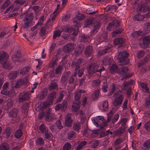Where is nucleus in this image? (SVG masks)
Masks as SVG:
<instances>
[{
  "mask_svg": "<svg viewBox=\"0 0 150 150\" xmlns=\"http://www.w3.org/2000/svg\"><path fill=\"white\" fill-rule=\"evenodd\" d=\"M72 116L71 114H68L66 115L65 120V124L67 127H70L71 126L72 121L71 119Z\"/></svg>",
  "mask_w": 150,
  "mask_h": 150,
  "instance_id": "4468645a",
  "label": "nucleus"
},
{
  "mask_svg": "<svg viewBox=\"0 0 150 150\" xmlns=\"http://www.w3.org/2000/svg\"><path fill=\"white\" fill-rule=\"evenodd\" d=\"M31 71L32 72V71H30V67H25L21 69L20 73V74L22 75L26 74L29 75L31 74L30 73V72Z\"/></svg>",
  "mask_w": 150,
  "mask_h": 150,
  "instance_id": "4be33fe9",
  "label": "nucleus"
},
{
  "mask_svg": "<svg viewBox=\"0 0 150 150\" xmlns=\"http://www.w3.org/2000/svg\"><path fill=\"white\" fill-rule=\"evenodd\" d=\"M55 118V114H52L49 112H47L46 115L45 120L47 121H51Z\"/></svg>",
  "mask_w": 150,
  "mask_h": 150,
  "instance_id": "393cba45",
  "label": "nucleus"
},
{
  "mask_svg": "<svg viewBox=\"0 0 150 150\" xmlns=\"http://www.w3.org/2000/svg\"><path fill=\"white\" fill-rule=\"evenodd\" d=\"M83 61V59L80 58L77 60L73 62L71 64V66L72 67H75V71L76 74L74 73V75H76V73H77L78 75H82L84 71L83 68L79 69L80 68V65Z\"/></svg>",
  "mask_w": 150,
  "mask_h": 150,
  "instance_id": "7ed1b4c3",
  "label": "nucleus"
},
{
  "mask_svg": "<svg viewBox=\"0 0 150 150\" xmlns=\"http://www.w3.org/2000/svg\"><path fill=\"white\" fill-rule=\"evenodd\" d=\"M143 34V32L142 31H135L132 33V36L134 38H136L139 36L142 35Z\"/></svg>",
  "mask_w": 150,
  "mask_h": 150,
  "instance_id": "c03bdc74",
  "label": "nucleus"
},
{
  "mask_svg": "<svg viewBox=\"0 0 150 150\" xmlns=\"http://www.w3.org/2000/svg\"><path fill=\"white\" fill-rule=\"evenodd\" d=\"M84 53L86 57H91L93 53L92 46L88 45L86 47L84 50Z\"/></svg>",
  "mask_w": 150,
  "mask_h": 150,
  "instance_id": "1a4fd4ad",
  "label": "nucleus"
},
{
  "mask_svg": "<svg viewBox=\"0 0 150 150\" xmlns=\"http://www.w3.org/2000/svg\"><path fill=\"white\" fill-rule=\"evenodd\" d=\"M58 85L55 82L51 83L50 85L48 86V88L50 91H51L54 89H57Z\"/></svg>",
  "mask_w": 150,
  "mask_h": 150,
  "instance_id": "e433bc0d",
  "label": "nucleus"
},
{
  "mask_svg": "<svg viewBox=\"0 0 150 150\" xmlns=\"http://www.w3.org/2000/svg\"><path fill=\"white\" fill-rule=\"evenodd\" d=\"M30 93L28 91L20 93L19 95L18 102L21 103L28 100L30 98Z\"/></svg>",
  "mask_w": 150,
  "mask_h": 150,
  "instance_id": "423d86ee",
  "label": "nucleus"
},
{
  "mask_svg": "<svg viewBox=\"0 0 150 150\" xmlns=\"http://www.w3.org/2000/svg\"><path fill=\"white\" fill-rule=\"evenodd\" d=\"M80 101H77L76 102H74L72 105V109L74 112H76L80 108Z\"/></svg>",
  "mask_w": 150,
  "mask_h": 150,
  "instance_id": "b1692460",
  "label": "nucleus"
},
{
  "mask_svg": "<svg viewBox=\"0 0 150 150\" xmlns=\"http://www.w3.org/2000/svg\"><path fill=\"white\" fill-rule=\"evenodd\" d=\"M144 28L147 31L150 30V21L146 22L144 24Z\"/></svg>",
  "mask_w": 150,
  "mask_h": 150,
  "instance_id": "3c124183",
  "label": "nucleus"
},
{
  "mask_svg": "<svg viewBox=\"0 0 150 150\" xmlns=\"http://www.w3.org/2000/svg\"><path fill=\"white\" fill-rule=\"evenodd\" d=\"M58 59L56 58L55 59L53 58L52 60L50 61L49 63L48 66L49 68L52 69L54 68L57 66V64Z\"/></svg>",
  "mask_w": 150,
  "mask_h": 150,
  "instance_id": "412c9836",
  "label": "nucleus"
},
{
  "mask_svg": "<svg viewBox=\"0 0 150 150\" xmlns=\"http://www.w3.org/2000/svg\"><path fill=\"white\" fill-rule=\"evenodd\" d=\"M125 41V39L123 38H118L115 39L113 42L115 45H119L120 47H122L123 43Z\"/></svg>",
  "mask_w": 150,
  "mask_h": 150,
  "instance_id": "6ab92c4d",
  "label": "nucleus"
},
{
  "mask_svg": "<svg viewBox=\"0 0 150 150\" xmlns=\"http://www.w3.org/2000/svg\"><path fill=\"white\" fill-rule=\"evenodd\" d=\"M81 127V124L79 122H76L73 125V129L76 131H79Z\"/></svg>",
  "mask_w": 150,
  "mask_h": 150,
  "instance_id": "ea45409f",
  "label": "nucleus"
},
{
  "mask_svg": "<svg viewBox=\"0 0 150 150\" xmlns=\"http://www.w3.org/2000/svg\"><path fill=\"white\" fill-rule=\"evenodd\" d=\"M83 47L78 46L75 48L74 51V54L77 56H79L83 52Z\"/></svg>",
  "mask_w": 150,
  "mask_h": 150,
  "instance_id": "5701e85b",
  "label": "nucleus"
},
{
  "mask_svg": "<svg viewBox=\"0 0 150 150\" xmlns=\"http://www.w3.org/2000/svg\"><path fill=\"white\" fill-rule=\"evenodd\" d=\"M129 55V54L126 51L122 50L118 52L117 59L120 62V65H126L129 63V59L128 57Z\"/></svg>",
  "mask_w": 150,
  "mask_h": 150,
  "instance_id": "f257e3e1",
  "label": "nucleus"
},
{
  "mask_svg": "<svg viewBox=\"0 0 150 150\" xmlns=\"http://www.w3.org/2000/svg\"><path fill=\"white\" fill-rule=\"evenodd\" d=\"M149 59L148 58L146 57L142 60L138 64V66L140 67L141 66V64H144L146 63L148 61Z\"/></svg>",
  "mask_w": 150,
  "mask_h": 150,
  "instance_id": "680f3d73",
  "label": "nucleus"
},
{
  "mask_svg": "<svg viewBox=\"0 0 150 150\" xmlns=\"http://www.w3.org/2000/svg\"><path fill=\"white\" fill-rule=\"evenodd\" d=\"M89 38V36L84 34L80 37V41L81 42H86L88 41Z\"/></svg>",
  "mask_w": 150,
  "mask_h": 150,
  "instance_id": "49530a36",
  "label": "nucleus"
},
{
  "mask_svg": "<svg viewBox=\"0 0 150 150\" xmlns=\"http://www.w3.org/2000/svg\"><path fill=\"white\" fill-rule=\"evenodd\" d=\"M100 82V81L99 79H96L93 81L91 83V85L94 87L98 86Z\"/></svg>",
  "mask_w": 150,
  "mask_h": 150,
  "instance_id": "09e8293b",
  "label": "nucleus"
},
{
  "mask_svg": "<svg viewBox=\"0 0 150 150\" xmlns=\"http://www.w3.org/2000/svg\"><path fill=\"white\" fill-rule=\"evenodd\" d=\"M10 148V145L6 143H3L0 146V150H9Z\"/></svg>",
  "mask_w": 150,
  "mask_h": 150,
  "instance_id": "7c9ffc66",
  "label": "nucleus"
},
{
  "mask_svg": "<svg viewBox=\"0 0 150 150\" xmlns=\"http://www.w3.org/2000/svg\"><path fill=\"white\" fill-rule=\"evenodd\" d=\"M93 18L91 17L87 18L84 23V26L85 27H87L91 25L93 22Z\"/></svg>",
  "mask_w": 150,
  "mask_h": 150,
  "instance_id": "2f4dec72",
  "label": "nucleus"
},
{
  "mask_svg": "<svg viewBox=\"0 0 150 150\" xmlns=\"http://www.w3.org/2000/svg\"><path fill=\"white\" fill-rule=\"evenodd\" d=\"M89 144H91V148H95L99 145V142L98 141L95 140H93L89 142Z\"/></svg>",
  "mask_w": 150,
  "mask_h": 150,
  "instance_id": "c756f323",
  "label": "nucleus"
},
{
  "mask_svg": "<svg viewBox=\"0 0 150 150\" xmlns=\"http://www.w3.org/2000/svg\"><path fill=\"white\" fill-rule=\"evenodd\" d=\"M125 127H121L117 130L115 132V135L118 136H121L125 131Z\"/></svg>",
  "mask_w": 150,
  "mask_h": 150,
  "instance_id": "72a5a7b5",
  "label": "nucleus"
},
{
  "mask_svg": "<svg viewBox=\"0 0 150 150\" xmlns=\"http://www.w3.org/2000/svg\"><path fill=\"white\" fill-rule=\"evenodd\" d=\"M99 91L98 90L95 91L93 95V99L95 100L97 99L99 96Z\"/></svg>",
  "mask_w": 150,
  "mask_h": 150,
  "instance_id": "0e129e2a",
  "label": "nucleus"
},
{
  "mask_svg": "<svg viewBox=\"0 0 150 150\" xmlns=\"http://www.w3.org/2000/svg\"><path fill=\"white\" fill-rule=\"evenodd\" d=\"M35 143L37 145H41L44 143V139L42 137L38 138L35 141Z\"/></svg>",
  "mask_w": 150,
  "mask_h": 150,
  "instance_id": "de8ad7c7",
  "label": "nucleus"
},
{
  "mask_svg": "<svg viewBox=\"0 0 150 150\" xmlns=\"http://www.w3.org/2000/svg\"><path fill=\"white\" fill-rule=\"evenodd\" d=\"M49 99L54 100L56 97V92L53 91L49 93L47 96Z\"/></svg>",
  "mask_w": 150,
  "mask_h": 150,
  "instance_id": "a18cd8bd",
  "label": "nucleus"
},
{
  "mask_svg": "<svg viewBox=\"0 0 150 150\" xmlns=\"http://www.w3.org/2000/svg\"><path fill=\"white\" fill-rule=\"evenodd\" d=\"M102 110L104 111L107 110L108 109V104L107 100L103 101L102 105Z\"/></svg>",
  "mask_w": 150,
  "mask_h": 150,
  "instance_id": "79ce46f5",
  "label": "nucleus"
},
{
  "mask_svg": "<svg viewBox=\"0 0 150 150\" xmlns=\"http://www.w3.org/2000/svg\"><path fill=\"white\" fill-rule=\"evenodd\" d=\"M144 127L146 130L150 132V120L146 123Z\"/></svg>",
  "mask_w": 150,
  "mask_h": 150,
  "instance_id": "e2e57ef3",
  "label": "nucleus"
},
{
  "mask_svg": "<svg viewBox=\"0 0 150 150\" xmlns=\"http://www.w3.org/2000/svg\"><path fill=\"white\" fill-rule=\"evenodd\" d=\"M46 33V28L45 27H43L40 29L39 34L40 36H44Z\"/></svg>",
  "mask_w": 150,
  "mask_h": 150,
  "instance_id": "5fc2aeb1",
  "label": "nucleus"
},
{
  "mask_svg": "<svg viewBox=\"0 0 150 150\" xmlns=\"http://www.w3.org/2000/svg\"><path fill=\"white\" fill-rule=\"evenodd\" d=\"M139 85L141 86L144 91H145L146 93L149 92V88L147 87V85L144 83H140Z\"/></svg>",
  "mask_w": 150,
  "mask_h": 150,
  "instance_id": "37998d69",
  "label": "nucleus"
},
{
  "mask_svg": "<svg viewBox=\"0 0 150 150\" xmlns=\"http://www.w3.org/2000/svg\"><path fill=\"white\" fill-rule=\"evenodd\" d=\"M85 18V16L83 14L79 13L77 15L76 17L74 20L73 21L74 25L76 26H78L79 25V21L82 20Z\"/></svg>",
  "mask_w": 150,
  "mask_h": 150,
  "instance_id": "9d476101",
  "label": "nucleus"
},
{
  "mask_svg": "<svg viewBox=\"0 0 150 150\" xmlns=\"http://www.w3.org/2000/svg\"><path fill=\"white\" fill-rule=\"evenodd\" d=\"M87 71L90 74H93L96 72L100 73V75L101 72L104 71L105 69L103 66H99L97 64L94 63L90 64L87 67Z\"/></svg>",
  "mask_w": 150,
  "mask_h": 150,
  "instance_id": "f03ea898",
  "label": "nucleus"
},
{
  "mask_svg": "<svg viewBox=\"0 0 150 150\" xmlns=\"http://www.w3.org/2000/svg\"><path fill=\"white\" fill-rule=\"evenodd\" d=\"M81 96V94L80 92L76 91L75 93L74 98L75 101H79V100Z\"/></svg>",
  "mask_w": 150,
  "mask_h": 150,
  "instance_id": "4d7b16f0",
  "label": "nucleus"
},
{
  "mask_svg": "<svg viewBox=\"0 0 150 150\" xmlns=\"http://www.w3.org/2000/svg\"><path fill=\"white\" fill-rule=\"evenodd\" d=\"M18 109L14 108L11 110L8 113V117H17L18 118V120H20V117L18 116Z\"/></svg>",
  "mask_w": 150,
  "mask_h": 150,
  "instance_id": "9b49d317",
  "label": "nucleus"
},
{
  "mask_svg": "<svg viewBox=\"0 0 150 150\" xmlns=\"http://www.w3.org/2000/svg\"><path fill=\"white\" fill-rule=\"evenodd\" d=\"M150 16V13H148L145 14V16L142 15L139 13L136 14L134 17L133 19L134 21H141L144 19V17Z\"/></svg>",
  "mask_w": 150,
  "mask_h": 150,
  "instance_id": "ddd939ff",
  "label": "nucleus"
},
{
  "mask_svg": "<svg viewBox=\"0 0 150 150\" xmlns=\"http://www.w3.org/2000/svg\"><path fill=\"white\" fill-rule=\"evenodd\" d=\"M10 1L8 0L6 1L1 6V9H4L6 8L10 4Z\"/></svg>",
  "mask_w": 150,
  "mask_h": 150,
  "instance_id": "69168bd1",
  "label": "nucleus"
},
{
  "mask_svg": "<svg viewBox=\"0 0 150 150\" xmlns=\"http://www.w3.org/2000/svg\"><path fill=\"white\" fill-rule=\"evenodd\" d=\"M34 16L32 13L27 14L24 17V23L22 25L23 29L29 28L33 21Z\"/></svg>",
  "mask_w": 150,
  "mask_h": 150,
  "instance_id": "20e7f679",
  "label": "nucleus"
},
{
  "mask_svg": "<svg viewBox=\"0 0 150 150\" xmlns=\"http://www.w3.org/2000/svg\"><path fill=\"white\" fill-rule=\"evenodd\" d=\"M150 8L147 6L144 5H142L137 8V11L142 12L145 13L149 10Z\"/></svg>",
  "mask_w": 150,
  "mask_h": 150,
  "instance_id": "a878e982",
  "label": "nucleus"
},
{
  "mask_svg": "<svg viewBox=\"0 0 150 150\" xmlns=\"http://www.w3.org/2000/svg\"><path fill=\"white\" fill-rule=\"evenodd\" d=\"M29 109V104L26 103L23 104L21 107V111L24 113L27 112Z\"/></svg>",
  "mask_w": 150,
  "mask_h": 150,
  "instance_id": "473e14b6",
  "label": "nucleus"
},
{
  "mask_svg": "<svg viewBox=\"0 0 150 150\" xmlns=\"http://www.w3.org/2000/svg\"><path fill=\"white\" fill-rule=\"evenodd\" d=\"M112 59L108 57H105L103 60V63L105 65H110Z\"/></svg>",
  "mask_w": 150,
  "mask_h": 150,
  "instance_id": "4c0bfd02",
  "label": "nucleus"
},
{
  "mask_svg": "<svg viewBox=\"0 0 150 150\" xmlns=\"http://www.w3.org/2000/svg\"><path fill=\"white\" fill-rule=\"evenodd\" d=\"M76 135V133L75 132L72 130L69 131L67 133L68 138L70 140H71L75 138Z\"/></svg>",
  "mask_w": 150,
  "mask_h": 150,
  "instance_id": "cd10ccee",
  "label": "nucleus"
},
{
  "mask_svg": "<svg viewBox=\"0 0 150 150\" xmlns=\"http://www.w3.org/2000/svg\"><path fill=\"white\" fill-rule=\"evenodd\" d=\"M105 120L104 118L101 116H99L94 120V122L95 125L99 127V126H101V123L103 122Z\"/></svg>",
  "mask_w": 150,
  "mask_h": 150,
  "instance_id": "a211bd4d",
  "label": "nucleus"
},
{
  "mask_svg": "<svg viewBox=\"0 0 150 150\" xmlns=\"http://www.w3.org/2000/svg\"><path fill=\"white\" fill-rule=\"evenodd\" d=\"M114 95H116V98L114 100L113 104L115 106L117 107L121 104L124 97L122 92L121 91L115 92Z\"/></svg>",
  "mask_w": 150,
  "mask_h": 150,
  "instance_id": "39448f33",
  "label": "nucleus"
},
{
  "mask_svg": "<svg viewBox=\"0 0 150 150\" xmlns=\"http://www.w3.org/2000/svg\"><path fill=\"white\" fill-rule=\"evenodd\" d=\"M110 48V47H107L104 49H101L98 50V54L99 55H102L108 52V50Z\"/></svg>",
  "mask_w": 150,
  "mask_h": 150,
  "instance_id": "c9c22d12",
  "label": "nucleus"
},
{
  "mask_svg": "<svg viewBox=\"0 0 150 150\" xmlns=\"http://www.w3.org/2000/svg\"><path fill=\"white\" fill-rule=\"evenodd\" d=\"M63 66L62 65H58L55 69V74H61L63 71ZM54 70L52 71V72H54Z\"/></svg>",
  "mask_w": 150,
  "mask_h": 150,
  "instance_id": "c85d7f7f",
  "label": "nucleus"
},
{
  "mask_svg": "<svg viewBox=\"0 0 150 150\" xmlns=\"http://www.w3.org/2000/svg\"><path fill=\"white\" fill-rule=\"evenodd\" d=\"M27 81V79H21L18 80L15 85H13V83L11 84V86L13 88H19L20 86Z\"/></svg>",
  "mask_w": 150,
  "mask_h": 150,
  "instance_id": "f8f14e48",
  "label": "nucleus"
},
{
  "mask_svg": "<svg viewBox=\"0 0 150 150\" xmlns=\"http://www.w3.org/2000/svg\"><path fill=\"white\" fill-rule=\"evenodd\" d=\"M13 101L11 99H8L7 101L5 109H9L13 105Z\"/></svg>",
  "mask_w": 150,
  "mask_h": 150,
  "instance_id": "a19ab883",
  "label": "nucleus"
},
{
  "mask_svg": "<svg viewBox=\"0 0 150 150\" xmlns=\"http://www.w3.org/2000/svg\"><path fill=\"white\" fill-rule=\"evenodd\" d=\"M21 54V51L18 50L17 51L15 52L14 54L12 56V59L14 62L18 61L20 57Z\"/></svg>",
  "mask_w": 150,
  "mask_h": 150,
  "instance_id": "f3484780",
  "label": "nucleus"
},
{
  "mask_svg": "<svg viewBox=\"0 0 150 150\" xmlns=\"http://www.w3.org/2000/svg\"><path fill=\"white\" fill-rule=\"evenodd\" d=\"M107 38V34L106 33H104L101 35L97 36L96 40L100 43L103 41H106Z\"/></svg>",
  "mask_w": 150,
  "mask_h": 150,
  "instance_id": "dca6fc26",
  "label": "nucleus"
},
{
  "mask_svg": "<svg viewBox=\"0 0 150 150\" xmlns=\"http://www.w3.org/2000/svg\"><path fill=\"white\" fill-rule=\"evenodd\" d=\"M39 129L42 134L48 131V129L47 127H46L43 124H41L39 127Z\"/></svg>",
  "mask_w": 150,
  "mask_h": 150,
  "instance_id": "58836bf2",
  "label": "nucleus"
},
{
  "mask_svg": "<svg viewBox=\"0 0 150 150\" xmlns=\"http://www.w3.org/2000/svg\"><path fill=\"white\" fill-rule=\"evenodd\" d=\"M48 93V89L47 88H44L42 91L41 95L39 96L40 100L43 99L47 96Z\"/></svg>",
  "mask_w": 150,
  "mask_h": 150,
  "instance_id": "bb28decb",
  "label": "nucleus"
},
{
  "mask_svg": "<svg viewBox=\"0 0 150 150\" xmlns=\"http://www.w3.org/2000/svg\"><path fill=\"white\" fill-rule=\"evenodd\" d=\"M87 143V142L86 141H83L81 142L76 147V150H80L82 147L85 145Z\"/></svg>",
  "mask_w": 150,
  "mask_h": 150,
  "instance_id": "8fccbe9b",
  "label": "nucleus"
},
{
  "mask_svg": "<svg viewBox=\"0 0 150 150\" xmlns=\"http://www.w3.org/2000/svg\"><path fill=\"white\" fill-rule=\"evenodd\" d=\"M143 46L141 47L144 49L147 47V45L150 44V35H147L144 37L143 39Z\"/></svg>",
  "mask_w": 150,
  "mask_h": 150,
  "instance_id": "2eb2a0df",
  "label": "nucleus"
},
{
  "mask_svg": "<svg viewBox=\"0 0 150 150\" xmlns=\"http://www.w3.org/2000/svg\"><path fill=\"white\" fill-rule=\"evenodd\" d=\"M22 131L21 129H19L17 130L14 136L16 138H19L22 135Z\"/></svg>",
  "mask_w": 150,
  "mask_h": 150,
  "instance_id": "6e6d98bb",
  "label": "nucleus"
},
{
  "mask_svg": "<svg viewBox=\"0 0 150 150\" xmlns=\"http://www.w3.org/2000/svg\"><path fill=\"white\" fill-rule=\"evenodd\" d=\"M57 8L56 9L55 11L53 13L54 15L51 17V20H52V21L55 20V18L58 14L57 11L58 9V7H59V5L58 4H57Z\"/></svg>",
  "mask_w": 150,
  "mask_h": 150,
  "instance_id": "13d9d810",
  "label": "nucleus"
},
{
  "mask_svg": "<svg viewBox=\"0 0 150 150\" xmlns=\"http://www.w3.org/2000/svg\"><path fill=\"white\" fill-rule=\"evenodd\" d=\"M71 145L69 142L66 143L64 145L63 147V150H69L71 148Z\"/></svg>",
  "mask_w": 150,
  "mask_h": 150,
  "instance_id": "bf43d9fd",
  "label": "nucleus"
},
{
  "mask_svg": "<svg viewBox=\"0 0 150 150\" xmlns=\"http://www.w3.org/2000/svg\"><path fill=\"white\" fill-rule=\"evenodd\" d=\"M110 70L112 74H114V72L116 71L118 72V69L117 66L115 64H112L110 67Z\"/></svg>",
  "mask_w": 150,
  "mask_h": 150,
  "instance_id": "f704fd0d",
  "label": "nucleus"
},
{
  "mask_svg": "<svg viewBox=\"0 0 150 150\" xmlns=\"http://www.w3.org/2000/svg\"><path fill=\"white\" fill-rule=\"evenodd\" d=\"M8 58V54L5 52H0V63L3 64L7 61Z\"/></svg>",
  "mask_w": 150,
  "mask_h": 150,
  "instance_id": "6e6552de",
  "label": "nucleus"
},
{
  "mask_svg": "<svg viewBox=\"0 0 150 150\" xmlns=\"http://www.w3.org/2000/svg\"><path fill=\"white\" fill-rule=\"evenodd\" d=\"M143 146L145 149H150V140L145 142L143 144Z\"/></svg>",
  "mask_w": 150,
  "mask_h": 150,
  "instance_id": "603ef678",
  "label": "nucleus"
},
{
  "mask_svg": "<svg viewBox=\"0 0 150 150\" xmlns=\"http://www.w3.org/2000/svg\"><path fill=\"white\" fill-rule=\"evenodd\" d=\"M62 32L59 30H56L54 31L53 35V39H55L57 37H59L61 34Z\"/></svg>",
  "mask_w": 150,
  "mask_h": 150,
  "instance_id": "864d4df0",
  "label": "nucleus"
},
{
  "mask_svg": "<svg viewBox=\"0 0 150 150\" xmlns=\"http://www.w3.org/2000/svg\"><path fill=\"white\" fill-rule=\"evenodd\" d=\"M56 124L57 127L59 129H62L63 128V126L62 125L61 121L58 120L56 122Z\"/></svg>",
  "mask_w": 150,
  "mask_h": 150,
  "instance_id": "774afa93",
  "label": "nucleus"
},
{
  "mask_svg": "<svg viewBox=\"0 0 150 150\" xmlns=\"http://www.w3.org/2000/svg\"><path fill=\"white\" fill-rule=\"evenodd\" d=\"M74 45L71 43H69L64 46L63 51L65 53H69L74 50Z\"/></svg>",
  "mask_w": 150,
  "mask_h": 150,
  "instance_id": "0eeeda50",
  "label": "nucleus"
},
{
  "mask_svg": "<svg viewBox=\"0 0 150 150\" xmlns=\"http://www.w3.org/2000/svg\"><path fill=\"white\" fill-rule=\"evenodd\" d=\"M64 97V95L62 92H60L59 97L57 98L56 102L57 103L60 102Z\"/></svg>",
  "mask_w": 150,
  "mask_h": 150,
  "instance_id": "052dcab7",
  "label": "nucleus"
},
{
  "mask_svg": "<svg viewBox=\"0 0 150 150\" xmlns=\"http://www.w3.org/2000/svg\"><path fill=\"white\" fill-rule=\"evenodd\" d=\"M129 69L127 67H122L120 69H118V72L120 74H122V75H127V73L129 71Z\"/></svg>",
  "mask_w": 150,
  "mask_h": 150,
  "instance_id": "aec40b11",
  "label": "nucleus"
},
{
  "mask_svg": "<svg viewBox=\"0 0 150 150\" xmlns=\"http://www.w3.org/2000/svg\"><path fill=\"white\" fill-rule=\"evenodd\" d=\"M145 53V52L143 50L139 51L137 54V57L139 58H142L144 56Z\"/></svg>",
  "mask_w": 150,
  "mask_h": 150,
  "instance_id": "338daca9",
  "label": "nucleus"
}]
</instances>
